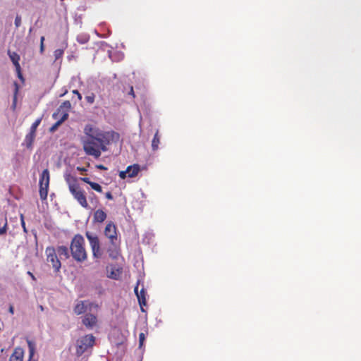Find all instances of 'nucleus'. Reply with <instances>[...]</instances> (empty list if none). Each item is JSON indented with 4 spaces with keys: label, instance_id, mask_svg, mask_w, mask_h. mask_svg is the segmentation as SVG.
Listing matches in <instances>:
<instances>
[{
    "label": "nucleus",
    "instance_id": "obj_1",
    "mask_svg": "<svg viewBox=\"0 0 361 361\" xmlns=\"http://www.w3.org/2000/svg\"><path fill=\"white\" fill-rule=\"evenodd\" d=\"M64 179L74 199L82 207L88 209L89 204L87 201L86 192L78 183V178L71 173H66Z\"/></svg>",
    "mask_w": 361,
    "mask_h": 361
},
{
    "label": "nucleus",
    "instance_id": "obj_2",
    "mask_svg": "<svg viewBox=\"0 0 361 361\" xmlns=\"http://www.w3.org/2000/svg\"><path fill=\"white\" fill-rule=\"evenodd\" d=\"M70 250L72 257L77 262H84L87 259V252L85 249V242L84 238L80 234H76L73 238Z\"/></svg>",
    "mask_w": 361,
    "mask_h": 361
},
{
    "label": "nucleus",
    "instance_id": "obj_3",
    "mask_svg": "<svg viewBox=\"0 0 361 361\" xmlns=\"http://www.w3.org/2000/svg\"><path fill=\"white\" fill-rule=\"evenodd\" d=\"M82 143L83 149L87 155L93 156L95 158H99L101 156L103 147L100 145V143L91 137L83 138Z\"/></svg>",
    "mask_w": 361,
    "mask_h": 361
},
{
    "label": "nucleus",
    "instance_id": "obj_4",
    "mask_svg": "<svg viewBox=\"0 0 361 361\" xmlns=\"http://www.w3.org/2000/svg\"><path fill=\"white\" fill-rule=\"evenodd\" d=\"M47 263L51 266L55 273H59L61 268V262L59 260L56 248L53 246H48L45 250Z\"/></svg>",
    "mask_w": 361,
    "mask_h": 361
},
{
    "label": "nucleus",
    "instance_id": "obj_5",
    "mask_svg": "<svg viewBox=\"0 0 361 361\" xmlns=\"http://www.w3.org/2000/svg\"><path fill=\"white\" fill-rule=\"evenodd\" d=\"M49 182H50V173L48 169H45L42 172L39 180V197L41 200L44 201L47 198L48 191L49 188Z\"/></svg>",
    "mask_w": 361,
    "mask_h": 361
},
{
    "label": "nucleus",
    "instance_id": "obj_6",
    "mask_svg": "<svg viewBox=\"0 0 361 361\" xmlns=\"http://www.w3.org/2000/svg\"><path fill=\"white\" fill-rule=\"evenodd\" d=\"M95 338L92 334H87L77 341L76 354L81 356L88 348L94 345Z\"/></svg>",
    "mask_w": 361,
    "mask_h": 361
},
{
    "label": "nucleus",
    "instance_id": "obj_7",
    "mask_svg": "<svg viewBox=\"0 0 361 361\" xmlns=\"http://www.w3.org/2000/svg\"><path fill=\"white\" fill-rule=\"evenodd\" d=\"M86 237L89 240L93 257L95 259H99L102 255V251L101 250L100 248V244L98 237L97 235H92L89 232L86 233Z\"/></svg>",
    "mask_w": 361,
    "mask_h": 361
},
{
    "label": "nucleus",
    "instance_id": "obj_8",
    "mask_svg": "<svg viewBox=\"0 0 361 361\" xmlns=\"http://www.w3.org/2000/svg\"><path fill=\"white\" fill-rule=\"evenodd\" d=\"M110 133L109 132H103L99 129L97 130L95 133H94L93 137H92L95 141L100 143V145L103 147L102 151L105 152L106 151V145H109L110 143Z\"/></svg>",
    "mask_w": 361,
    "mask_h": 361
},
{
    "label": "nucleus",
    "instance_id": "obj_9",
    "mask_svg": "<svg viewBox=\"0 0 361 361\" xmlns=\"http://www.w3.org/2000/svg\"><path fill=\"white\" fill-rule=\"evenodd\" d=\"M71 108V104L70 101H64L56 111L52 114V118L56 121L61 119L63 116L66 117V121L68 118V112Z\"/></svg>",
    "mask_w": 361,
    "mask_h": 361
},
{
    "label": "nucleus",
    "instance_id": "obj_10",
    "mask_svg": "<svg viewBox=\"0 0 361 361\" xmlns=\"http://www.w3.org/2000/svg\"><path fill=\"white\" fill-rule=\"evenodd\" d=\"M89 307L90 310L92 308H94L96 310L99 309V306L98 304L89 302V301H79L74 307L73 311L75 314L77 315H80L87 310Z\"/></svg>",
    "mask_w": 361,
    "mask_h": 361
},
{
    "label": "nucleus",
    "instance_id": "obj_11",
    "mask_svg": "<svg viewBox=\"0 0 361 361\" xmlns=\"http://www.w3.org/2000/svg\"><path fill=\"white\" fill-rule=\"evenodd\" d=\"M104 235L110 240L112 245L117 243L118 237L116 233V227L114 223L109 222L106 224L104 229Z\"/></svg>",
    "mask_w": 361,
    "mask_h": 361
},
{
    "label": "nucleus",
    "instance_id": "obj_12",
    "mask_svg": "<svg viewBox=\"0 0 361 361\" xmlns=\"http://www.w3.org/2000/svg\"><path fill=\"white\" fill-rule=\"evenodd\" d=\"M98 322L97 316L92 313H87L82 319V324L88 329H92Z\"/></svg>",
    "mask_w": 361,
    "mask_h": 361
},
{
    "label": "nucleus",
    "instance_id": "obj_13",
    "mask_svg": "<svg viewBox=\"0 0 361 361\" xmlns=\"http://www.w3.org/2000/svg\"><path fill=\"white\" fill-rule=\"evenodd\" d=\"M135 293L136 294L137 297V299H138V302H139V304L141 306V307L142 306H145L146 305V303H147V301H146V291L145 290V289L142 288L140 292H138V285L135 288Z\"/></svg>",
    "mask_w": 361,
    "mask_h": 361
},
{
    "label": "nucleus",
    "instance_id": "obj_14",
    "mask_svg": "<svg viewBox=\"0 0 361 361\" xmlns=\"http://www.w3.org/2000/svg\"><path fill=\"white\" fill-rule=\"evenodd\" d=\"M8 55L10 59L11 60L12 63H13L16 69H18L19 67H20V65L19 63L20 59V55L18 53L15 51H11L9 49L8 50Z\"/></svg>",
    "mask_w": 361,
    "mask_h": 361
},
{
    "label": "nucleus",
    "instance_id": "obj_15",
    "mask_svg": "<svg viewBox=\"0 0 361 361\" xmlns=\"http://www.w3.org/2000/svg\"><path fill=\"white\" fill-rule=\"evenodd\" d=\"M79 180H80L87 183L88 185H90V186L92 188V189L94 190L95 191H97L98 192H102V186L99 183H94V182L91 181L89 178L80 177L79 178Z\"/></svg>",
    "mask_w": 361,
    "mask_h": 361
},
{
    "label": "nucleus",
    "instance_id": "obj_16",
    "mask_svg": "<svg viewBox=\"0 0 361 361\" xmlns=\"http://www.w3.org/2000/svg\"><path fill=\"white\" fill-rule=\"evenodd\" d=\"M93 219L95 222L102 223L106 219V214L102 209H97L94 213Z\"/></svg>",
    "mask_w": 361,
    "mask_h": 361
},
{
    "label": "nucleus",
    "instance_id": "obj_17",
    "mask_svg": "<svg viewBox=\"0 0 361 361\" xmlns=\"http://www.w3.org/2000/svg\"><path fill=\"white\" fill-rule=\"evenodd\" d=\"M23 350L21 348H16L9 358V361H23Z\"/></svg>",
    "mask_w": 361,
    "mask_h": 361
},
{
    "label": "nucleus",
    "instance_id": "obj_18",
    "mask_svg": "<svg viewBox=\"0 0 361 361\" xmlns=\"http://www.w3.org/2000/svg\"><path fill=\"white\" fill-rule=\"evenodd\" d=\"M140 170V167L138 164H134L128 166L127 167L128 176L130 178L135 177Z\"/></svg>",
    "mask_w": 361,
    "mask_h": 361
},
{
    "label": "nucleus",
    "instance_id": "obj_19",
    "mask_svg": "<svg viewBox=\"0 0 361 361\" xmlns=\"http://www.w3.org/2000/svg\"><path fill=\"white\" fill-rule=\"evenodd\" d=\"M56 254L58 253L61 257H64V258L66 259H67L70 257L68 249L66 246H64V245L58 246L57 248L56 249Z\"/></svg>",
    "mask_w": 361,
    "mask_h": 361
},
{
    "label": "nucleus",
    "instance_id": "obj_20",
    "mask_svg": "<svg viewBox=\"0 0 361 361\" xmlns=\"http://www.w3.org/2000/svg\"><path fill=\"white\" fill-rule=\"evenodd\" d=\"M36 136V133H32L31 131L25 136V142L27 148H30L32 145V143L35 140Z\"/></svg>",
    "mask_w": 361,
    "mask_h": 361
},
{
    "label": "nucleus",
    "instance_id": "obj_21",
    "mask_svg": "<svg viewBox=\"0 0 361 361\" xmlns=\"http://www.w3.org/2000/svg\"><path fill=\"white\" fill-rule=\"evenodd\" d=\"M107 252L109 257L112 259H117L119 255V249L117 247L116 244L112 245V247L108 248Z\"/></svg>",
    "mask_w": 361,
    "mask_h": 361
},
{
    "label": "nucleus",
    "instance_id": "obj_22",
    "mask_svg": "<svg viewBox=\"0 0 361 361\" xmlns=\"http://www.w3.org/2000/svg\"><path fill=\"white\" fill-rule=\"evenodd\" d=\"M97 128H94L92 125H86L84 128V133L87 135L86 137H92L94 133L97 131Z\"/></svg>",
    "mask_w": 361,
    "mask_h": 361
},
{
    "label": "nucleus",
    "instance_id": "obj_23",
    "mask_svg": "<svg viewBox=\"0 0 361 361\" xmlns=\"http://www.w3.org/2000/svg\"><path fill=\"white\" fill-rule=\"evenodd\" d=\"M160 143V137L159 136V131L157 130L156 133L152 141V148L154 151H156L159 148V145Z\"/></svg>",
    "mask_w": 361,
    "mask_h": 361
},
{
    "label": "nucleus",
    "instance_id": "obj_24",
    "mask_svg": "<svg viewBox=\"0 0 361 361\" xmlns=\"http://www.w3.org/2000/svg\"><path fill=\"white\" fill-rule=\"evenodd\" d=\"M27 345L29 348L30 357L29 360H32L35 351V344L31 341H27Z\"/></svg>",
    "mask_w": 361,
    "mask_h": 361
},
{
    "label": "nucleus",
    "instance_id": "obj_25",
    "mask_svg": "<svg viewBox=\"0 0 361 361\" xmlns=\"http://www.w3.org/2000/svg\"><path fill=\"white\" fill-rule=\"evenodd\" d=\"M66 121V117H63L61 119L58 120L49 129L50 132L56 131L59 126H61Z\"/></svg>",
    "mask_w": 361,
    "mask_h": 361
},
{
    "label": "nucleus",
    "instance_id": "obj_26",
    "mask_svg": "<svg viewBox=\"0 0 361 361\" xmlns=\"http://www.w3.org/2000/svg\"><path fill=\"white\" fill-rule=\"evenodd\" d=\"M15 90H14V95H13V109L16 106V102H17V94L19 90V85L17 82H14L13 83Z\"/></svg>",
    "mask_w": 361,
    "mask_h": 361
},
{
    "label": "nucleus",
    "instance_id": "obj_27",
    "mask_svg": "<svg viewBox=\"0 0 361 361\" xmlns=\"http://www.w3.org/2000/svg\"><path fill=\"white\" fill-rule=\"evenodd\" d=\"M42 118H37L31 126L30 131L32 133H36L37 127L39 126L41 123Z\"/></svg>",
    "mask_w": 361,
    "mask_h": 361
},
{
    "label": "nucleus",
    "instance_id": "obj_28",
    "mask_svg": "<svg viewBox=\"0 0 361 361\" xmlns=\"http://www.w3.org/2000/svg\"><path fill=\"white\" fill-rule=\"evenodd\" d=\"M63 53H64L63 49H56L54 52V56L55 60H58V59H61L63 56Z\"/></svg>",
    "mask_w": 361,
    "mask_h": 361
},
{
    "label": "nucleus",
    "instance_id": "obj_29",
    "mask_svg": "<svg viewBox=\"0 0 361 361\" xmlns=\"http://www.w3.org/2000/svg\"><path fill=\"white\" fill-rule=\"evenodd\" d=\"M95 94L94 93H90L88 95L85 96V100L90 104H92L94 102Z\"/></svg>",
    "mask_w": 361,
    "mask_h": 361
},
{
    "label": "nucleus",
    "instance_id": "obj_30",
    "mask_svg": "<svg viewBox=\"0 0 361 361\" xmlns=\"http://www.w3.org/2000/svg\"><path fill=\"white\" fill-rule=\"evenodd\" d=\"M8 230V223L6 218H4V224L2 227H0V235H4L6 233Z\"/></svg>",
    "mask_w": 361,
    "mask_h": 361
},
{
    "label": "nucleus",
    "instance_id": "obj_31",
    "mask_svg": "<svg viewBox=\"0 0 361 361\" xmlns=\"http://www.w3.org/2000/svg\"><path fill=\"white\" fill-rule=\"evenodd\" d=\"M145 334L143 332H141L139 334V346L140 348H142L144 345V342L145 341Z\"/></svg>",
    "mask_w": 361,
    "mask_h": 361
},
{
    "label": "nucleus",
    "instance_id": "obj_32",
    "mask_svg": "<svg viewBox=\"0 0 361 361\" xmlns=\"http://www.w3.org/2000/svg\"><path fill=\"white\" fill-rule=\"evenodd\" d=\"M21 25V17L18 15L16 16L15 18V25L16 27H20Z\"/></svg>",
    "mask_w": 361,
    "mask_h": 361
},
{
    "label": "nucleus",
    "instance_id": "obj_33",
    "mask_svg": "<svg viewBox=\"0 0 361 361\" xmlns=\"http://www.w3.org/2000/svg\"><path fill=\"white\" fill-rule=\"evenodd\" d=\"M16 73H17V75H18V78H19L22 82H24L25 79H24V78H23V76L22 73H21V68H20V67H19V68H18V69H16Z\"/></svg>",
    "mask_w": 361,
    "mask_h": 361
},
{
    "label": "nucleus",
    "instance_id": "obj_34",
    "mask_svg": "<svg viewBox=\"0 0 361 361\" xmlns=\"http://www.w3.org/2000/svg\"><path fill=\"white\" fill-rule=\"evenodd\" d=\"M128 176V171L127 169L126 171H120L119 173V177L121 179H125Z\"/></svg>",
    "mask_w": 361,
    "mask_h": 361
},
{
    "label": "nucleus",
    "instance_id": "obj_35",
    "mask_svg": "<svg viewBox=\"0 0 361 361\" xmlns=\"http://www.w3.org/2000/svg\"><path fill=\"white\" fill-rule=\"evenodd\" d=\"M73 92V94H75V95H77L78 100H80H80L82 99V95H81V94L78 92V90H73V92Z\"/></svg>",
    "mask_w": 361,
    "mask_h": 361
},
{
    "label": "nucleus",
    "instance_id": "obj_36",
    "mask_svg": "<svg viewBox=\"0 0 361 361\" xmlns=\"http://www.w3.org/2000/svg\"><path fill=\"white\" fill-rule=\"evenodd\" d=\"M105 197H106V198H107L108 200H113V198H114V197H113V195H112V194H111V192H106V194H105Z\"/></svg>",
    "mask_w": 361,
    "mask_h": 361
},
{
    "label": "nucleus",
    "instance_id": "obj_37",
    "mask_svg": "<svg viewBox=\"0 0 361 361\" xmlns=\"http://www.w3.org/2000/svg\"><path fill=\"white\" fill-rule=\"evenodd\" d=\"M96 168L100 170H107V168L102 164L96 165Z\"/></svg>",
    "mask_w": 361,
    "mask_h": 361
},
{
    "label": "nucleus",
    "instance_id": "obj_38",
    "mask_svg": "<svg viewBox=\"0 0 361 361\" xmlns=\"http://www.w3.org/2000/svg\"><path fill=\"white\" fill-rule=\"evenodd\" d=\"M77 170H78V171H80L81 173H83V172L87 171V169H86L85 168H84V167H80V166H78V167H77Z\"/></svg>",
    "mask_w": 361,
    "mask_h": 361
},
{
    "label": "nucleus",
    "instance_id": "obj_39",
    "mask_svg": "<svg viewBox=\"0 0 361 361\" xmlns=\"http://www.w3.org/2000/svg\"><path fill=\"white\" fill-rule=\"evenodd\" d=\"M129 94L132 95V97L133 98H135V97L133 86H131L130 88Z\"/></svg>",
    "mask_w": 361,
    "mask_h": 361
},
{
    "label": "nucleus",
    "instance_id": "obj_40",
    "mask_svg": "<svg viewBox=\"0 0 361 361\" xmlns=\"http://www.w3.org/2000/svg\"><path fill=\"white\" fill-rule=\"evenodd\" d=\"M27 274L31 277L33 281H36V278L31 271H27Z\"/></svg>",
    "mask_w": 361,
    "mask_h": 361
},
{
    "label": "nucleus",
    "instance_id": "obj_41",
    "mask_svg": "<svg viewBox=\"0 0 361 361\" xmlns=\"http://www.w3.org/2000/svg\"><path fill=\"white\" fill-rule=\"evenodd\" d=\"M44 50V45L42 43H40V53L42 54Z\"/></svg>",
    "mask_w": 361,
    "mask_h": 361
},
{
    "label": "nucleus",
    "instance_id": "obj_42",
    "mask_svg": "<svg viewBox=\"0 0 361 361\" xmlns=\"http://www.w3.org/2000/svg\"><path fill=\"white\" fill-rule=\"evenodd\" d=\"M8 311H9V312H10L11 314H13V313H14V308H13V307L12 305H11V306L9 307Z\"/></svg>",
    "mask_w": 361,
    "mask_h": 361
},
{
    "label": "nucleus",
    "instance_id": "obj_43",
    "mask_svg": "<svg viewBox=\"0 0 361 361\" xmlns=\"http://www.w3.org/2000/svg\"><path fill=\"white\" fill-rule=\"evenodd\" d=\"M22 226H23L24 231H26L25 224V222L23 219H22Z\"/></svg>",
    "mask_w": 361,
    "mask_h": 361
},
{
    "label": "nucleus",
    "instance_id": "obj_44",
    "mask_svg": "<svg viewBox=\"0 0 361 361\" xmlns=\"http://www.w3.org/2000/svg\"><path fill=\"white\" fill-rule=\"evenodd\" d=\"M45 38L44 36H42L41 38H40V43H42L44 44V41Z\"/></svg>",
    "mask_w": 361,
    "mask_h": 361
},
{
    "label": "nucleus",
    "instance_id": "obj_45",
    "mask_svg": "<svg viewBox=\"0 0 361 361\" xmlns=\"http://www.w3.org/2000/svg\"><path fill=\"white\" fill-rule=\"evenodd\" d=\"M40 309L43 310V307L42 305L40 306Z\"/></svg>",
    "mask_w": 361,
    "mask_h": 361
}]
</instances>
